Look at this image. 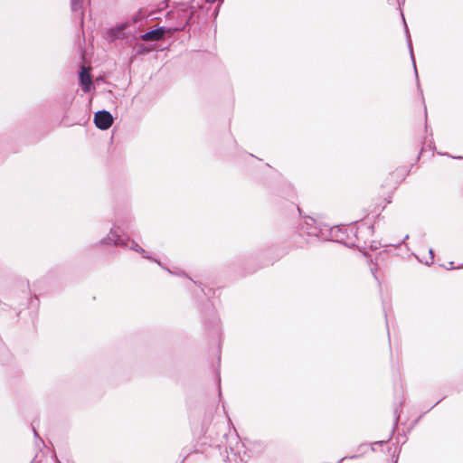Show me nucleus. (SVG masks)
Masks as SVG:
<instances>
[{
	"instance_id": "f257e3e1",
	"label": "nucleus",
	"mask_w": 463,
	"mask_h": 463,
	"mask_svg": "<svg viewBox=\"0 0 463 463\" xmlns=\"http://www.w3.org/2000/svg\"><path fill=\"white\" fill-rule=\"evenodd\" d=\"M193 12H190L188 15L185 16V19L182 21L177 26L175 27H159L155 30H151L145 34L142 35V39L144 41L149 42V41H158L164 37V34L165 33H173L177 31L183 30L189 23L190 18L192 17Z\"/></svg>"
},
{
	"instance_id": "f03ea898",
	"label": "nucleus",
	"mask_w": 463,
	"mask_h": 463,
	"mask_svg": "<svg viewBox=\"0 0 463 463\" xmlns=\"http://www.w3.org/2000/svg\"><path fill=\"white\" fill-rule=\"evenodd\" d=\"M94 123L98 128L106 130L111 127L113 117L109 111L100 110L95 113Z\"/></svg>"
},
{
	"instance_id": "7ed1b4c3",
	"label": "nucleus",
	"mask_w": 463,
	"mask_h": 463,
	"mask_svg": "<svg viewBox=\"0 0 463 463\" xmlns=\"http://www.w3.org/2000/svg\"><path fill=\"white\" fill-rule=\"evenodd\" d=\"M80 81L82 85V90L84 92L90 90L92 80L88 70L85 67H81V71L80 72Z\"/></svg>"
},
{
	"instance_id": "20e7f679",
	"label": "nucleus",
	"mask_w": 463,
	"mask_h": 463,
	"mask_svg": "<svg viewBox=\"0 0 463 463\" xmlns=\"http://www.w3.org/2000/svg\"><path fill=\"white\" fill-rule=\"evenodd\" d=\"M107 241L113 242L116 246H127L124 240L113 229H111L108 238L102 241V243H108Z\"/></svg>"
},
{
	"instance_id": "39448f33",
	"label": "nucleus",
	"mask_w": 463,
	"mask_h": 463,
	"mask_svg": "<svg viewBox=\"0 0 463 463\" xmlns=\"http://www.w3.org/2000/svg\"><path fill=\"white\" fill-rule=\"evenodd\" d=\"M71 11L73 13L79 12V19L80 24H83V11H82V0H71Z\"/></svg>"
},
{
	"instance_id": "423d86ee",
	"label": "nucleus",
	"mask_w": 463,
	"mask_h": 463,
	"mask_svg": "<svg viewBox=\"0 0 463 463\" xmlns=\"http://www.w3.org/2000/svg\"><path fill=\"white\" fill-rule=\"evenodd\" d=\"M132 250H134L135 251L140 253L142 255V257L146 258V259H148V260H154L147 253L146 251L141 248L137 242H135L134 241L131 242V247H130Z\"/></svg>"
},
{
	"instance_id": "0eeeda50",
	"label": "nucleus",
	"mask_w": 463,
	"mask_h": 463,
	"mask_svg": "<svg viewBox=\"0 0 463 463\" xmlns=\"http://www.w3.org/2000/svg\"><path fill=\"white\" fill-rule=\"evenodd\" d=\"M409 46H410L411 59H412V61H413V67L416 70V64H415V61H414V58H413V54H412V50H411V41L410 40H409Z\"/></svg>"
},
{
	"instance_id": "6e6552de",
	"label": "nucleus",
	"mask_w": 463,
	"mask_h": 463,
	"mask_svg": "<svg viewBox=\"0 0 463 463\" xmlns=\"http://www.w3.org/2000/svg\"><path fill=\"white\" fill-rule=\"evenodd\" d=\"M429 253H430V262L428 260H426V264H430V263H432L433 261V250H429Z\"/></svg>"
},
{
	"instance_id": "1a4fd4ad",
	"label": "nucleus",
	"mask_w": 463,
	"mask_h": 463,
	"mask_svg": "<svg viewBox=\"0 0 463 463\" xmlns=\"http://www.w3.org/2000/svg\"><path fill=\"white\" fill-rule=\"evenodd\" d=\"M207 3H210V4H213L214 3L216 0H205Z\"/></svg>"
},
{
	"instance_id": "9d476101",
	"label": "nucleus",
	"mask_w": 463,
	"mask_h": 463,
	"mask_svg": "<svg viewBox=\"0 0 463 463\" xmlns=\"http://www.w3.org/2000/svg\"><path fill=\"white\" fill-rule=\"evenodd\" d=\"M311 233H312L314 236L319 237V234H318V233H317L316 232H312Z\"/></svg>"
},
{
	"instance_id": "9b49d317",
	"label": "nucleus",
	"mask_w": 463,
	"mask_h": 463,
	"mask_svg": "<svg viewBox=\"0 0 463 463\" xmlns=\"http://www.w3.org/2000/svg\"><path fill=\"white\" fill-rule=\"evenodd\" d=\"M449 266H450V267L449 268V269H454V267H453V262H449Z\"/></svg>"
},
{
	"instance_id": "f8f14e48",
	"label": "nucleus",
	"mask_w": 463,
	"mask_h": 463,
	"mask_svg": "<svg viewBox=\"0 0 463 463\" xmlns=\"http://www.w3.org/2000/svg\"><path fill=\"white\" fill-rule=\"evenodd\" d=\"M227 458L228 460H230L231 462H232V458H230V456H227Z\"/></svg>"
},
{
	"instance_id": "ddd939ff",
	"label": "nucleus",
	"mask_w": 463,
	"mask_h": 463,
	"mask_svg": "<svg viewBox=\"0 0 463 463\" xmlns=\"http://www.w3.org/2000/svg\"><path fill=\"white\" fill-rule=\"evenodd\" d=\"M155 261H156L159 266H161L160 261H158V260H155Z\"/></svg>"
}]
</instances>
